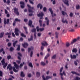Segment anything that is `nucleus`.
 <instances>
[{"mask_svg": "<svg viewBox=\"0 0 80 80\" xmlns=\"http://www.w3.org/2000/svg\"><path fill=\"white\" fill-rule=\"evenodd\" d=\"M20 4L21 5H25V3H24V2H20Z\"/></svg>", "mask_w": 80, "mask_h": 80, "instance_id": "obj_51", "label": "nucleus"}, {"mask_svg": "<svg viewBox=\"0 0 80 80\" xmlns=\"http://www.w3.org/2000/svg\"><path fill=\"white\" fill-rule=\"evenodd\" d=\"M18 58L19 59V60H20V52H18Z\"/></svg>", "mask_w": 80, "mask_h": 80, "instance_id": "obj_28", "label": "nucleus"}, {"mask_svg": "<svg viewBox=\"0 0 80 80\" xmlns=\"http://www.w3.org/2000/svg\"><path fill=\"white\" fill-rule=\"evenodd\" d=\"M34 38L35 39L36 38V37H37V35H36V32L34 33Z\"/></svg>", "mask_w": 80, "mask_h": 80, "instance_id": "obj_62", "label": "nucleus"}, {"mask_svg": "<svg viewBox=\"0 0 80 80\" xmlns=\"http://www.w3.org/2000/svg\"><path fill=\"white\" fill-rule=\"evenodd\" d=\"M4 23L5 25H6L7 23V19L4 18Z\"/></svg>", "mask_w": 80, "mask_h": 80, "instance_id": "obj_32", "label": "nucleus"}, {"mask_svg": "<svg viewBox=\"0 0 80 80\" xmlns=\"http://www.w3.org/2000/svg\"><path fill=\"white\" fill-rule=\"evenodd\" d=\"M7 70H8L9 69V70H11L13 69V67L11 65V64H8L7 67Z\"/></svg>", "mask_w": 80, "mask_h": 80, "instance_id": "obj_10", "label": "nucleus"}, {"mask_svg": "<svg viewBox=\"0 0 80 80\" xmlns=\"http://www.w3.org/2000/svg\"><path fill=\"white\" fill-rule=\"evenodd\" d=\"M43 10L44 12H45L46 11H47V8L44 7L43 8Z\"/></svg>", "mask_w": 80, "mask_h": 80, "instance_id": "obj_52", "label": "nucleus"}, {"mask_svg": "<svg viewBox=\"0 0 80 80\" xmlns=\"http://www.w3.org/2000/svg\"><path fill=\"white\" fill-rule=\"evenodd\" d=\"M1 62L2 63V65H3V68H5L7 66L8 63L7 62L5 63V58H3L1 61Z\"/></svg>", "mask_w": 80, "mask_h": 80, "instance_id": "obj_2", "label": "nucleus"}, {"mask_svg": "<svg viewBox=\"0 0 80 80\" xmlns=\"http://www.w3.org/2000/svg\"><path fill=\"white\" fill-rule=\"evenodd\" d=\"M20 45H19L18 46V47L17 48V50H18V51H19V50H20Z\"/></svg>", "mask_w": 80, "mask_h": 80, "instance_id": "obj_45", "label": "nucleus"}, {"mask_svg": "<svg viewBox=\"0 0 80 80\" xmlns=\"http://www.w3.org/2000/svg\"><path fill=\"white\" fill-rule=\"evenodd\" d=\"M41 6V4L40 3H39L38 5H37V8H39Z\"/></svg>", "mask_w": 80, "mask_h": 80, "instance_id": "obj_56", "label": "nucleus"}, {"mask_svg": "<svg viewBox=\"0 0 80 80\" xmlns=\"http://www.w3.org/2000/svg\"><path fill=\"white\" fill-rule=\"evenodd\" d=\"M70 17H73V14L72 12H71L69 14Z\"/></svg>", "mask_w": 80, "mask_h": 80, "instance_id": "obj_46", "label": "nucleus"}, {"mask_svg": "<svg viewBox=\"0 0 80 80\" xmlns=\"http://www.w3.org/2000/svg\"><path fill=\"white\" fill-rule=\"evenodd\" d=\"M44 15V14L42 12H40L39 14L38 15V17H43Z\"/></svg>", "mask_w": 80, "mask_h": 80, "instance_id": "obj_11", "label": "nucleus"}, {"mask_svg": "<svg viewBox=\"0 0 80 80\" xmlns=\"http://www.w3.org/2000/svg\"><path fill=\"white\" fill-rule=\"evenodd\" d=\"M72 52L74 53H77V49L75 48H73L72 50Z\"/></svg>", "mask_w": 80, "mask_h": 80, "instance_id": "obj_25", "label": "nucleus"}, {"mask_svg": "<svg viewBox=\"0 0 80 80\" xmlns=\"http://www.w3.org/2000/svg\"><path fill=\"white\" fill-rule=\"evenodd\" d=\"M24 22H28V19H24Z\"/></svg>", "mask_w": 80, "mask_h": 80, "instance_id": "obj_59", "label": "nucleus"}, {"mask_svg": "<svg viewBox=\"0 0 80 80\" xmlns=\"http://www.w3.org/2000/svg\"><path fill=\"white\" fill-rule=\"evenodd\" d=\"M11 45H12V43H10V42H9L8 44V47H10Z\"/></svg>", "mask_w": 80, "mask_h": 80, "instance_id": "obj_58", "label": "nucleus"}, {"mask_svg": "<svg viewBox=\"0 0 80 80\" xmlns=\"http://www.w3.org/2000/svg\"><path fill=\"white\" fill-rule=\"evenodd\" d=\"M65 12H64V11H62V15H65Z\"/></svg>", "mask_w": 80, "mask_h": 80, "instance_id": "obj_61", "label": "nucleus"}, {"mask_svg": "<svg viewBox=\"0 0 80 80\" xmlns=\"http://www.w3.org/2000/svg\"><path fill=\"white\" fill-rule=\"evenodd\" d=\"M7 58L8 60H10V59H11L12 57H11L10 55H9L7 56Z\"/></svg>", "mask_w": 80, "mask_h": 80, "instance_id": "obj_40", "label": "nucleus"}, {"mask_svg": "<svg viewBox=\"0 0 80 80\" xmlns=\"http://www.w3.org/2000/svg\"><path fill=\"white\" fill-rule=\"evenodd\" d=\"M41 44L42 46L41 47V50L43 51V49H44V47H45V46H47V45H48V44L47 43V42L45 41H43V42L41 43ZM43 46L44 47H43Z\"/></svg>", "mask_w": 80, "mask_h": 80, "instance_id": "obj_1", "label": "nucleus"}, {"mask_svg": "<svg viewBox=\"0 0 80 80\" xmlns=\"http://www.w3.org/2000/svg\"><path fill=\"white\" fill-rule=\"evenodd\" d=\"M18 43V41L16 40L13 43V46L14 47H15L16 46V44Z\"/></svg>", "mask_w": 80, "mask_h": 80, "instance_id": "obj_21", "label": "nucleus"}, {"mask_svg": "<svg viewBox=\"0 0 80 80\" xmlns=\"http://www.w3.org/2000/svg\"><path fill=\"white\" fill-rule=\"evenodd\" d=\"M77 41V39H74L73 41H72L71 43V44L72 45V44H73V43H75V42H76V41Z\"/></svg>", "mask_w": 80, "mask_h": 80, "instance_id": "obj_23", "label": "nucleus"}, {"mask_svg": "<svg viewBox=\"0 0 80 80\" xmlns=\"http://www.w3.org/2000/svg\"><path fill=\"white\" fill-rule=\"evenodd\" d=\"M46 21H47V25H49V20H48V18L46 17L45 18Z\"/></svg>", "mask_w": 80, "mask_h": 80, "instance_id": "obj_19", "label": "nucleus"}, {"mask_svg": "<svg viewBox=\"0 0 80 80\" xmlns=\"http://www.w3.org/2000/svg\"><path fill=\"white\" fill-rule=\"evenodd\" d=\"M28 40L30 42V41L33 40V36L32 35L30 38L28 39Z\"/></svg>", "mask_w": 80, "mask_h": 80, "instance_id": "obj_30", "label": "nucleus"}, {"mask_svg": "<svg viewBox=\"0 0 80 80\" xmlns=\"http://www.w3.org/2000/svg\"><path fill=\"white\" fill-rule=\"evenodd\" d=\"M4 34H5V33L3 32L1 33L0 35V38H2V37H3V35H4Z\"/></svg>", "mask_w": 80, "mask_h": 80, "instance_id": "obj_26", "label": "nucleus"}, {"mask_svg": "<svg viewBox=\"0 0 80 80\" xmlns=\"http://www.w3.org/2000/svg\"><path fill=\"white\" fill-rule=\"evenodd\" d=\"M70 57L71 59H75L77 58V55H72V54H70Z\"/></svg>", "mask_w": 80, "mask_h": 80, "instance_id": "obj_12", "label": "nucleus"}, {"mask_svg": "<svg viewBox=\"0 0 80 80\" xmlns=\"http://www.w3.org/2000/svg\"><path fill=\"white\" fill-rule=\"evenodd\" d=\"M32 21L31 20H30L29 21L28 25L31 27L32 26Z\"/></svg>", "mask_w": 80, "mask_h": 80, "instance_id": "obj_22", "label": "nucleus"}, {"mask_svg": "<svg viewBox=\"0 0 80 80\" xmlns=\"http://www.w3.org/2000/svg\"><path fill=\"white\" fill-rule=\"evenodd\" d=\"M14 12V13L17 15H19V12H18V9L16 8H13Z\"/></svg>", "mask_w": 80, "mask_h": 80, "instance_id": "obj_7", "label": "nucleus"}, {"mask_svg": "<svg viewBox=\"0 0 80 80\" xmlns=\"http://www.w3.org/2000/svg\"><path fill=\"white\" fill-rule=\"evenodd\" d=\"M28 68H27V66H25L24 67V70H27Z\"/></svg>", "mask_w": 80, "mask_h": 80, "instance_id": "obj_63", "label": "nucleus"}, {"mask_svg": "<svg viewBox=\"0 0 80 80\" xmlns=\"http://www.w3.org/2000/svg\"><path fill=\"white\" fill-rule=\"evenodd\" d=\"M80 80V78H79L78 77H76V79H75V80Z\"/></svg>", "mask_w": 80, "mask_h": 80, "instance_id": "obj_49", "label": "nucleus"}, {"mask_svg": "<svg viewBox=\"0 0 80 80\" xmlns=\"http://www.w3.org/2000/svg\"><path fill=\"white\" fill-rule=\"evenodd\" d=\"M41 64L42 65V66H45V65H46L45 63L44 62H41Z\"/></svg>", "mask_w": 80, "mask_h": 80, "instance_id": "obj_42", "label": "nucleus"}, {"mask_svg": "<svg viewBox=\"0 0 80 80\" xmlns=\"http://www.w3.org/2000/svg\"><path fill=\"white\" fill-rule=\"evenodd\" d=\"M64 3L68 7L69 6V4L68 3L69 1L68 0H65V1H63Z\"/></svg>", "mask_w": 80, "mask_h": 80, "instance_id": "obj_13", "label": "nucleus"}, {"mask_svg": "<svg viewBox=\"0 0 80 80\" xmlns=\"http://www.w3.org/2000/svg\"><path fill=\"white\" fill-rule=\"evenodd\" d=\"M25 5H21V7L22 8H25Z\"/></svg>", "mask_w": 80, "mask_h": 80, "instance_id": "obj_57", "label": "nucleus"}, {"mask_svg": "<svg viewBox=\"0 0 80 80\" xmlns=\"http://www.w3.org/2000/svg\"><path fill=\"white\" fill-rule=\"evenodd\" d=\"M13 70L14 72H18V70H16V69H15V67H13Z\"/></svg>", "mask_w": 80, "mask_h": 80, "instance_id": "obj_29", "label": "nucleus"}, {"mask_svg": "<svg viewBox=\"0 0 80 80\" xmlns=\"http://www.w3.org/2000/svg\"><path fill=\"white\" fill-rule=\"evenodd\" d=\"M20 76L21 77H25V75L24 74V72H21Z\"/></svg>", "mask_w": 80, "mask_h": 80, "instance_id": "obj_17", "label": "nucleus"}, {"mask_svg": "<svg viewBox=\"0 0 80 80\" xmlns=\"http://www.w3.org/2000/svg\"><path fill=\"white\" fill-rule=\"evenodd\" d=\"M69 32H75V30L74 29H72L71 30H69Z\"/></svg>", "mask_w": 80, "mask_h": 80, "instance_id": "obj_53", "label": "nucleus"}, {"mask_svg": "<svg viewBox=\"0 0 80 80\" xmlns=\"http://www.w3.org/2000/svg\"><path fill=\"white\" fill-rule=\"evenodd\" d=\"M37 30L35 28H34L31 30L32 32H34V33H36V31Z\"/></svg>", "mask_w": 80, "mask_h": 80, "instance_id": "obj_36", "label": "nucleus"}, {"mask_svg": "<svg viewBox=\"0 0 80 80\" xmlns=\"http://www.w3.org/2000/svg\"><path fill=\"white\" fill-rule=\"evenodd\" d=\"M33 52L32 51L31 52V53H30V57H32V56H33Z\"/></svg>", "mask_w": 80, "mask_h": 80, "instance_id": "obj_47", "label": "nucleus"}, {"mask_svg": "<svg viewBox=\"0 0 80 80\" xmlns=\"http://www.w3.org/2000/svg\"><path fill=\"white\" fill-rule=\"evenodd\" d=\"M63 70V67H62L60 70V73L59 74L60 75H61V76H63V75H64V76H66V74H65V71H63L62 72V70Z\"/></svg>", "mask_w": 80, "mask_h": 80, "instance_id": "obj_4", "label": "nucleus"}, {"mask_svg": "<svg viewBox=\"0 0 80 80\" xmlns=\"http://www.w3.org/2000/svg\"><path fill=\"white\" fill-rule=\"evenodd\" d=\"M31 50H34V47L32 46H31L30 48H28V52H30Z\"/></svg>", "mask_w": 80, "mask_h": 80, "instance_id": "obj_16", "label": "nucleus"}, {"mask_svg": "<svg viewBox=\"0 0 80 80\" xmlns=\"http://www.w3.org/2000/svg\"><path fill=\"white\" fill-rule=\"evenodd\" d=\"M12 37H15V35L14 32H12Z\"/></svg>", "mask_w": 80, "mask_h": 80, "instance_id": "obj_54", "label": "nucleus"}, {"mask_svg": "<svg viewBox=\"0 0 80 80\" xmlns=\"http://www.w3.org/2000/svg\"><path fill=\"white\" fill-rule=\"evenodd\" d=\"M36 76L37 77H39L40 76V73L39 72H36Z\"/></svg>", "mask_w": 80, "mask_h": 80, "instance_id": "obj_24", "label": "nucleus"}, {"mask_svg": "<svg viewBox=\"0 0 80 80\" xmlns=\"http://www.w3.org/2000/svg\"><path fill=\"white\" fill-rule=\"evenodd\" d=\"M50 56V54L49 53H48L45 56V59H47V58Z\"/></svg>", "mask_w": 80, "mask_h": 80, "instance_id": "obj_31", "label": "nucleus"}, {"mask_svg": "<svg viewBox=\"0 0 80 80\" xmlns=\"http://www.w3.org/2000/svg\"><path fill=\"white\" fill-rule=\"evenodd\" d=\"M28 77H29V78L32 77V74L31 73L29 74L28 75Z\"/></svg>", "mask_w": 80, "mask_h": 80, "instance_id": "obj_55", "label": "nucleus"}, {"mask_svg": "<svg viewBox=\"0 0 80 80\" xmlns=\"http://www.w3.org/2000/svg\"><path fill=\"white\" fill-rule=\"evenodd\" d=\"M36 29H37V32H39V30H40V32H42L44 30V28H40L39 29L38 26H37L36 27Z\"/></svg>", "mask_w": 80, "mask_h": 80, "instance_id": "obj_9", "label": "nucleus"}, {"mask_svg": "<svg viewBox=\"0 0 80 80\" xmlns=\"http://www.w3.org/2000/svg\"><path fill=\"white\" fill-rule=\"evenodd\" d=\"M30 62L29 61H28V64L29 66L31 67V68H33V65L32 64V62Z\"/></svg>", "mask_w": 80, "mask_h": 80, "instance_id": "obj_18", "label": "nucleus"}, {"mask_svg": "<svg viewBox=\"0 0 80 80\" xmlns=\"http://www.w3.org/2000/svg\"><path fill=\"white\" fill-rule=\"evenodd\" d=\"M11 35V32L8 33L7 32V33H5L6 35H8V38H10L11 37L10 36Z\"/></svg>", "mask_w": 80, "mask_h": 80, "instance_id": "obj_20", "label": "nucleus"}, {"mask_svg": "<svg viewBox=\"0 0 80 80\" xmlns=\"http://www.w3.org/2000/svg\"><path fill=\"white\" fill-rule=\"evenodd\" d=\"M72 73L73 75H76L77 74V72H74V71H72L71 72Z\"/></svg>", "mask_w": 80, "mask_h": 80, "instance_id": "obj_50", "label": "nucleus"}, {"mask_svg": "<svg viewBox=\"0 0 80 80\" xmlns=\"http://www.w3.org/2000/svg\"><path fill=\"white\" fill-rule=\"evenodd\" d=\"M55 35H56V37L57 38H58V32H55Z\"/></svg>", "mask_w": 80, "mask_h": 80, "instance_id": "obj_35", "label": "nucleus"}, {"mask_svg": "<svg viewBox=\"0 0 80 80\" xmlns=\"http://www.w3.org/2000/svg\"><path fill=\"white\" fill-rule=\"evenodd\" d=\"M29 2L31 4H32V5H33V4H34L33 2L32 1V0H29Z\"/></svg>", "mask_w": 80, "mask_h": 80, "instance_id": "obj_44", "label": "nucleus"}, {"mask_svg": "<svg viewBox=\"0 0 80 80\" xmlns=\"http://www.w3.org/2000/svg\"><path fill=\"white\" fill-rule=\"evenodd\" d=\"M4 2V3H7V5H9L10 3V0H8L7 2V0H3Z\"/></svg>", "mask_w": 80, "mask_h": 80, "instance_id": "obj_15", "label": "nucleus"}, {"mask_svg": "<svg viewBox=\"0 0 80 80\" xmlns=\"http://www.w3.org/2000/svg\"><path fill=\"white\" fill-rule=\"evenodd\" d=\"M24 28L26 32V33H27V34L28 33V31H27V27H24Z\"/></svg>", "mask_w": 80, "mask_h": 80, "instance_id": "obj_37", "label": "nucleus"}, {"mask_svg": "<svg viewBox=\"0 0 80 80\" xmlns=\"http://www.w3.org/2000/svg\"><path fill=\"white\" fill-rule=\"evenodd\" d=\"M15 21V22H20V20L16 18L15 19V21Z\"/></svg>", "mask_w": 80, "mask_h": 80, "instance_id": "obj_43", "label": "nucleus"}, {"mask_svg": "<svg viewBox=\"0 0 80 80\" xmlns=\"http://www.w3.org/2000/svg\"><path fill=\"white\" fill-rule=\"evenodd\" d=\"M27 6L28 7V11L30 13H33V11H32V10H33L34 8L33 7H31L30 5L29 4H28Z\"/></svg>", "mask_w": 80, "mask_h": 80, "instance_id": "obj_3", "label": "nucleus"}, {"mask_svg": "<svg viewBox=\"0 0 80 80\" xmlns=\"http://www.w3.org/2000/svg\"><path fill=\"white\" fill-rule=\"evenodd\" d=\"M15 31L14 32L15 35L18 37L19 36V31L20 30L17 28H15L14 29Z\"/></svg>", "mask_w": 80, "mask_h": 80, "instance_id": "obj_5", "label": "nucleus"}, {"mask_svg": "<svg viewBox=\"0 0 80 80\" xmlns=\"http://www.w3.org/2000/svg\"><path fill=\"white\" fill-rule=\"evenodd\" d=\"M66 46L67 47H68L70 46V43L68 42H67L66 43Z\"/></svg>", "mask_w": 80, "mask_h": 80, "instance_id": "obj_39", "label": "nucleus"}, {"mask_svg": "<svg viewBox=\"0 0 80 80\" xmlns=\"http://www.w3.org/2000/svg\"><path fill=\"white\" fill-rule=\"evenodd\" d=\"M28 43L26 42H25L24 44H22V46L25 48H27V47H28Z\"/></svg>", "mask_w": 80, "mask_h": 80, "instance_id": "obj_14", "label": "nucleus"}, {"mask_svg": "<svg viewBox=\"0 0 80 80\" xmlns=\"http://www.w3.org/2000/svg\"><path fill=\"white\" fill-rule=\"evenodd\" d=\"M56 57H57V55H54L52 57V59H55L56 58Z\"/></svg>", "mask_w": 80, "mask_h": 80, "instance_id": "obj_41", "label": "nucleus"}, {"mask_svg": "<svg viewBox=\"0 0 80 80\" xmlns=\"http://www.w3.org/2000/svg\"><path fill=\"white\" fill-rule=\"evenodd\" d=\"M16 62H17L18 64L20 63V61L19 60H16Z\"/></svg>", "mask_w": 80, "mask_h": 80, "instance_id": "obj_64", "label": "nucleus"}, {"mask_svg": "<svg viewBox=\"0 0 80 80\" xmlns=\"http://www.w3.org/2000/svg\"><path fill=\"white\" fill-rule=\"evenodd\" d=\"M12 63L13 64L14 66L16 68V69H18V68H19V66L16 63V62H13Z\"/></svg>", "mask_w": 80, "mask_h": 80, "instance_id": "obj_8", "label": "nucleus"}, {"mask_svg": "<svg viewBox=\"0 0 80 80\" xmlns=\"http://www.w3.org/2000/svg\"><path fill=\"white\" fill-rule=\"evenodd\" d=\"M21 36L22 37H24V38H25L26 37V35H25L23 33H21Z\"/></svg>", "mask_w": 80, "mask_h": 80, "instance_id": "obj_38", "label": "nucleus"}, {"mask_svg": "<svg viewBox=\"0 0 80 80\" xmlns=\"http://www.w3.org/2000/svg\"><path fill=\"white\" fill-rule=\"evenodd\" d=\"M3 75V72L2 71H0V77H2V75Z\"/></svg>", "mask_w": 80, "mask_h": 80, "instance_id": "obj_48", "label": "nucleus"}, {"mask_svg": "<svg viewBox=\"0 0 80 80\" xmlns=\"http://www.w3.org/2000/svg\"><path fill=\"white\" fill-rule=\"evenodd\" d=\"M42 78L43 80H48V79H50V78H52V76H46L45 78V76H44V75H43Z\"/></svg>", "mask_w": 80, "mask_h": 80, "instance_id": "obj_6", "label": "nucleus"}, {"mask_svg": "<svg viewBox=\"0 0 80 80\" xmlns=\"http://www.w3.org/2000/svg\"><path fill=\"white\" fill-rule=\"evenodd\" d=\"M62 22L63 23H68V21H67V20H66L65 21H64L63 20V19H62Z\"/></svg>", "mask_w": 80, "mask_h": 80, "instance_id": "obj_27", "label": "nucleus"}, {"mask_svg": "<svg viewBox=\"0 0 80 80\" xmlns=\"http://www.w3.org/2000/svg\"><path fill=\"white\" fill-rule=\"evenodd\" d=\"M3 51V48H2L1 49H0V53H1V52H2Z\"/></svg>", "mask_w": 80, "mask_h": 80, "instance_id": "obj_60", "label": "nucleus"}, {"mask_svg": "<svg viewBox=\"0 0 80 80\" xmlns=\"http://www.w3.org/2000/svg\"><path fill=\"white\" fill-rule=\"evenodd\" d=\"M76 8L77 10H79V9L80 8V5H78V6H76Z\"/></svg>", "mask_w": 80, "mask_h": 80, "instance_id": "obj_34", "label": "nucleus"}, {"mask_svg": "<svg viewBox=\"0 0 80 80\" xmlns=\"http://www.w3.org/2000/svg\"><path fill=\"white\" fill-rule=\"evenodd\" d=\"M9 50L10 52H13V50H14V48L12 47H11L10 48Z\"/></svg>", "mask_w": 80, "mask_h": 80, "instance_id": "obj_33", "label": "nucleus"}]
</instances>
